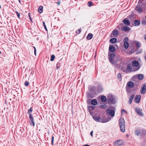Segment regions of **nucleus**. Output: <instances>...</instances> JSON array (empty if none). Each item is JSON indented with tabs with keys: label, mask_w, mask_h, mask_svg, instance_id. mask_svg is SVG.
<instances>
[{
	"label": "nucleus",
	"mask_w": 146,
	"mask_h": 146,
	"mask_svg": "<svg viewBox=\"0 0 146 146\" xmlns=\"http://www.w3.org/2000/svg\"><path fill=\"white\" fill-rule=\"evenodd\" d=\"M145 60H146V55L145 56Z\"/></svg>",
	"instance_id": "50"
},
{
	"label": "nucleus",
	"mask_w": 146,
	"mask_h": 146,
	"mask_svg": "<svg viewBox=\"0 0 146 146\" xmlns=\"http://www.w3.org/2000/svg\"><path fill=\"white\" fill-rule=\"evenodd\" d=\"M134 23L135 25H138L140 24V22L139 21L136 20L135 21Z\"/></svg>",
	"instance_id": "29"
},
{
	"label": "nucleus",
	"mask_w": 146,
	"mask_h": 146,
	"mask_svg": "<svg viewBox=\"0 0 146 146\" xmlns=\"http://www.w3.org/2000/svg\"><path fill=\"white\" fill-rule=\"evenodd\" d=\"M100 100L102 102H105L106 100V98L105 96H102L101 97Z\"/></svg>",
	"instance_id": "22"
},
{
	"label": "nucleus",
	"mask_w": 146,
	"mask_h": 146,
	"mask_svg": "<svg viewBox=\"0 0 146 146\" xmlns=\"http://www.w3.org/2000/svg\"><path fill=\"white\" fill-rule=\"evenodd\" d=\"M135 44H136V47L138 48H139L140 46V43L138 41H136Z\"/></svg>",
	"instance_id": "27"
},
{
	"label": "nucleus",
	"mask_w": 146,
	"mask_h": 146,
	"mask_svg": "<svg viewBox=\"0 0 146 146\" xmlns=\"http://www.w3.org/2000/svg\"><path fill=\"white\" fill-rule=\"evenodd\" d=\"M55 58L54 55L53 54L51 56L50 60L52 61H53Z\"/></svg>",
	"instance_id": "28"
},
{
	"label": "nucleus",
	"mask_w": 146,
	"mask_h": 146,
	"mask_svg": "<svg viewBox=\"0 0 146 146\" xmlns=\"http://www.w3.org/2000/svg\"><path fill=\"white\" fill-rule=\"evenodd\" d=\"M54 137L53 136L52 138L51 139V142H52V145L53 144L54 141Z\"/></svg>",
	"instance_id": "38"
},
{
	"label": "nucleus",
	"mask_w": 146,
	"mask_h": 146,
	"mask_svg": "<svg viewBox=\"0 0 146 146\" xmlns=\"http://www.w3.org/2000/svg\"><path fill=\"white\" fill-rule=\"evenodd\" d=\"M92 34L91 33H89L87 36V38L88 40H90L92 38Z\"/></svg>",
	"instance_id": "25"
},
{
	"label": "nucleus",
	"mask_w": 146,
	"mask_h": 146,
	"mask_svg": "<svg viewBox=\"0 0 146 146\" xmlns=\"http://www.w3.org/2000/svg\"><path fill=\"white\" fill-rule=\"evenodd\" d=\"M90 108H91L92 110H93L95 108V107L94 106H90Z\"/></svg>",
	"instance_id": "41"
},
{
	"label": "nucleus",
	"mask_w": 146,
	"mask_h": 146,
	"mask_svg": "<svg viewBox=\"0 0 146 146\" xmlns=\"http://www.w3.org/2000/svg\"><path fill=\"white\" fill-rule=\"evenodd\" d=\"M81 31V29H80L76 31V33L77 34H79L80 33Z\"/></svg>",
	"instance_id": "35"
},
{
	"label": "nucleus",
	"mask_w": 146,
	"mask_h": 146,
	"mask_svg": "<svg viewBox=\"0 0 146 146\" xmlns=\"http://www.w3.org/2000/svg\"><path fill=\"white\" fill-rule=\"evenodd\" d=\"M104 105H100V107L101 108H104Z\"/></svg>",
	"instance_id": "43"
},
{
	"label": "nucleus",
	"mask_w": 146,
	"mask_h": 146,
	"mask_svg": "<svg viewBox=\"0 0 146 146\" xmlns=\"http://www.w3.org/2000/svg\"><path fill=\"white\" fill-rule=\"evenodd\" d=\"M29 18L31 20V21H32V19H31V16H30V13H29Z\"/></svg>",
	"instance_id": "40"
},
{
	"label": "nucleus",
	"mask_w": 146,
	"mask_h": 146,
	"mask_svg": "<svg viewBox=\"0 0 146 146\" xmlns=\"http://www.w3.org/2000/svg\"><path fill=\"white\" fill-rule=\"evenodd\" d=\"M93 118L97 122H103L100 120V117L99 116H94Z\"/></svg>",
	"instance_id": "13"
},
{
	"label": "nucleus",
	"mask_w": 146,
	"mask_h": 146,
	"mask_svg": "<svg viewBox=\"0 0 146 146\" xmlns=\"http://www.w3.org/2000/svg\"><path fill=\"white\" fill-rule=\"evenodd\" d=\"M127 137H129V135H127Z\"/></svg>",
	"instance_id": "53"
},
{
	"label": "nucleus",
	"mask_w": 146,
	"mask_h": 146,
	"mask_svg": "<svg viewBox=\"0 0 146 146\" xmlns=\"http://www.w3.org/2000/svg\"><path fill=\"white\" fill-rule=\"evenodd\" d=\"M32 109L31 108L30 109L28 110V113H29V114H30V113L31 112H32Z\"/></svg>",
	"instance_id": "37"
},
{
	"label": "nucleus",
	"mask_w": 146,
	"mask_h": 146,
	"mask_svg": "<svg viewBox=\"0 0 146 146\" xmlns=\"http://www.w3.org/2000/svg\"><path fill=\"white\" fill-rule=\"evenodd\" d=\"M19 0V2H20V0Z\"/></svg>",
	"instance_id": "54"
},
{
	"label": "nucleus",
	"mask_w": 146,
	"mask_h": 146,
	"mask_svg": "<svg viewBox=\"0 0 146 146\" xmlns=\"http://www.w3.org/2000/svg\"><path fill=\"white\" fill-rule=\"evenodd\" d=\"M135 135H139L140 134V133L138 130H136L135 131Z\"/></svg>",
	"instance_id": "30"
},
{
	"label": "nucleus",
	"mask_w": 146,
	"mask_h": 146,
	"mask_svg": "<svg viewBox=\"0 0 146 146\" xmlns=\"http://www.w3.org/2000/svg\"><path fill=\"white\" fill-rule=\"evenodd\" d=\"M143 133H146V131L144 130V131H143Z\"/></svg>",
	"instance_id": "47"
},
{
	"label": "nucleus",
	"mask_w": 146,
	"mask_h": 146,
	"mask_svg": "<svg viewBox=\"0 0 146 146\" xmlns=\"http://www.w3.org/2000/svg\"><path fill=\"white\" fill-rule=\"evenodd\" d=\"M123 22L125 25H129V22L127 20L124 19L123 21Z\"/></svg>",
	"instance_id": "23"
},
{
	"label": "nucleus",
	"mask_w": 146,
	"mask_h": 146,
	"mask_svg": "<svg viewBox=\"0 0 146 146\" xmlns=\"http://www.w3.org/2000/svg\"><path fill=\"white\" fill-rule=\"evenodd\" d=\"M117 41V39L115 38H113L110 39V42L112 43H115Z\"/></svg>",
	"instance_id": "21"
},
{
	"label": "nucleus",
	"mask_w": 146,
	"mask_h": 146,
	"mask_svg": "<svg viewBox=\"0 0 146 146\" xmlns=\"http://www.w3.org/2000/svg\"><path fill=\"white\" fill-rule=\"evenodd\" d=\"M146 91V84H144L141 87V90L140 93L142 94H144Z\"/></svg>",
	"instance_id": "5"
},
{
	"label": "nucleus",
	"mask_w": 146,
	"mask_h": 146,
	"mask_svg": "<svg viewBox=\"0 0 146 146\" xmlns=\"http://www.w3.org/2000/svg\"><path fill=\"white\" fill-rule=\"evenodd\" d=\"M43 25H44V26L45 29V30H46V31H47V28H46V25L45 24V22H43Z\"/></svg>",
	"instance_id": "33"
},
{
	"label": "nucleus",
	"mask_w": 146,
	"mask_h": 146,
	"mask_svg": "<svg viewBox=\"0 0 146 146\" xmlns=\"http://www.w3.org/2000/svg\"><path fill=\"white\" fill-rule=\"evenodd\" d=\"M60 2H58V5H60Z\"/></svg>",
	"instance_id": "49"
},
{
	"label": "nucleus",
	"mask_w": 146,
	"mask_h": 146,
	"mask_svg": "<svg viewBox=\"0 0 146 146\" xmlns=\"http://www.w3.org/2000/svg\"><path fill=\"white\" fill-rule=\"evenodd\" d=\"M139 63L137 61L134 60L132 62V64L133 66H137L138 65Z\"/></svg>",
	"instance_id": "17"
},
{
	"label": "nucleus",
	"mask_w": 146,
	"mask_h": 146,
	"mask_svg": "<svg viewBox=\"0 0 146 146\" xmlns=\"http://www.w3.org/2000/svg\"><path fill=\"white\" fill-rule=\"evenodd\" d=\"M128 39L127 37L125 38L123 40L124 47L125 49H127L129 47V44L128 42Z\"/></svg>",
	"instance_id": "3"
},
{
	"label": "nucleus",
	"mask_w": 146,
	"mask_h": 146,
	"mask_svg": "<svg viewBox=\"0 0 146 146\" xmlns=\"http://www.w3.org/2000/svg\"><path fill=\"white\" fill-rule=\"evenodd\" d=\"M117 77H118V78L120 80H121V75L119 73L118 74H117Z\"/></svg>",
	"instance_id": "32"
},
{
	"label": "nucleus",
	"mask_w": 146,
	"mask_h": 146,
	"mask_svg": "<svg viewBox=\"0 0 146 146\" xmlns=\"http://www.w3.org/2000/svg\"><path fill=\"white\" fill-rule=\"evenodd\" d=\"M97 102L96 99H94L91 101V104L94 105H96L97 104Z\"/></svg>",
	"instance_id": "18"
},
{
	"label": "nucleus",
	"mask_w": 146,
	"mask_h": 146,
	"mask_svg": "<svg viewBox=\"0 0 146 146\" xmlns=\"http://www.w3.org/2000/svg\"><path fill=\"white\" fill-rule=\"evenodd\" d=\"M82 146H90L89 145H83Z\"/></svg>",
	"instance_id": "46"
},
{
	"label": "nucleus",
	"mask_w": 146,
	"mask_h": 146,
	"mask_svg": "<svg viewBox=\"0 0 146 146\" xmlns=\"http://www.w3.org/2000/svg\"><path fill=\"white\" fill-rule=\"evenodd\" d=\"M135 10L139 13H141L142 11L141 8L139 6H137L136 7Z\"/></svg>",
	"instance_id": "15"
},
{
	"label": "nucleus",
	"mask_w": 146,
	"mask_h": 146,
	"mask_svg": "<svg viewBox=\"0 0 146 146\" xmlns=\"http://www.w3.org/2000/svg\"><path fill=\"white\" fill-rule=\"evenodd\" d=\"M109 50L110 51L112 52H114L115 51V50L114 47L112 45H110V46Z\"/></svg>",
	"instance_id": "16"
},
{
	"label": "nucleus",
	"mask_w": 146,
	"mask_h": 146,
	"mask_svg": "<svg viewBox=\"0 0 146 146\" xmlns=\"http://www.w3.org/2000/svg\"><path fill=\"white\" fill-rule=\"evenodd\" d=\"M33 48H34V50H35V49H36V48H35V47L33 46Z\"/></svg>",
	"instance_id": "51"
},
{
	"label": "nucleus",
	"mask_w": 146,
	"mask_h": 146,
	"mask_svg": "<svg viewBox=\"0 0 146 146\" xmlns=\"http://www.w3.org/2000/svg\"><path fill=\"white\" fill-rule=\"evenodd\" d=\"M135 111L136 113L141 116H143V114L142 112V110L140 108H135Z\"/></svg>",
	"instance_id": "8"
},
{
	"label": "nucleus",
	"mask_w": 146,
	"mask_h": 146,
	"mask_svg": "<svg viewBox=\"0 0 146 146\" xmlns=\"http://www.w3.org/2000/svg\"><path fill=\"white\" fill-rule=\"evenodd\" d=\"M137 78L138 79L141 80L143 78V76L142 74L136 75L133 76L132 79L133 80H134L135 78Z\"/></svg>",
	"instance_id": "7"
},
{
	"label": "nucleus",
	"mask_w": 146,
	"mask_h": 146,
	"mask_svg": "<svg viewBox=\"0 0 146 146\" xmlns=\"http://www.w3.org/2000/svg\"><path fill=\"white\" fill-rule=\"evenodd\" d=\"M139 69V68H136L135 70H133V71H136L137 70Z\"/></svg>",
	"instance_id": "45"
},
{
	"label": "nucleus",
	"mask_w": 146,
	"mask_h": 146,
	"mask_svg": "<svg viewBox=\"0 0 146 146\" xmlns=\"http://www.w3.org/2000/svg\"><path fill=\"white\" fill-rule=\"evenodd\" d=\"M111 118H108V119H104V118H101L100 120H101L102 121L104 122H100L102 123H106L108 121H109L110 119Z\"/></svg>",
	"instance_id": "19"
},
{
	"label": "nucleus",
	"mask_w": 146,
	"mask_h": 146,
	"mask_svg": "<svg viewBox=\"0 0 146 146\" xmlns=\"http://www.w3.org/2000/svg\"><path fill=\"white\" fill-rule=\"evenodd\" d=\"M16 13L17 14V15L18 17L19 18L20 16V14L17 11H16Z\"/></svg>",
	"instance_id": "34"
},
{
	"label": "nucleus",
	"mask_w": 146,
	"mask_h": 146,
	"mask_svg": "<svg viewBox=\"0 0 146 146\" xmlns=\"http://www.w3.org/2000/svg\"><path fill=\"white\" fill-rule=\"evenodd\" d=\"M29 122L31 126H34L35 125V122L34 121L33 118L31 114H29Z\"/></svg>",
	"instance_id": "6"
},
{
	"label": "nucleus",
	"mask_w": 146,
	"mask_h": 146,
	"mask_svg": "<svg viewBox=\"0 0 146 146\" xmlns=\"http://www.w3.org/2000/svg\"><path fill=\"white\" fill-rule=\"evenodd\" d=\"M108 113L111 116L113 117L114 115L115 112L113 110H108Z\"/></svg>",
	"instance_id": "11"
},
{
	"label": "nucleus",
	"mask_w": 146,
	"mask_h": 146,
	"mask_svg": "<svg viewBox=\"0 0 146 146\" xmlns=\"http://www.w3.org/2000/svg\"><path fill=\"white\" fill-rule=\"evenodd\" d=\"M118 35V32L117 31L114 30L111 33V35H113V36H111L112 37H115Z\"/></svg>",
	"instance_id": "12"
},
{
	"label": "nucleus",
	"mask_w": 146,
	"mask_h": 146,
	"mask_svg": "<svg viewBox=\"0 0 146 146\" xmlns=\"http://www.w3.org/2000/svg\"><path fill=\"white\" fill-rule=\"evenodd\" d=\"M134 96H134V95H132L130 97L129 101V104H131L132 103V100H133V98L134 97Z\"/></svg>",
	"instance_id": "20"
},
{
	"label": "nucleus",
	"mask_w": 146,
	"mask_h": 146,
	"mask_svg": "<svg viewBox=\"0 0 146 146\" xmlns=\"http://www.w3.org/2000/svg\"><path fill=\"white\" fill-rule=\"evenodd\" d=\"M121 112L122 113H123V112H125V113H127V111L123 109H122L121 110Z\"/></svg>",
	"instance_id": "39"
},
{
	"label": "nucleus",
	"mask_w": 146,
	"mask_h": 146,
	"mask_svg": "<svg viewBox=\"0 0 146 146\" xmlns=\"http://www.w3.org/2000/svg\"><path fill=\"white\" fill-rule=\"evenodd\" d=\"M141 98L140 95H137L134 101L136 103H138L140 102Z\"/></svg>",
	"instance_id": "9"
},
{
	"label": "nucleus",
	"mask_w": 146,
	"mask_h": 146,
	"mask_svg": "<svg viewBox=\"0 0 146 146\" xmlns=\"http://www.w3.org/2000/svg\"><path fill=\"white\" fill-rule=\"evenodd\" d=\"M88 5L89 7H90L92 5V3L91 1H89L88 3Z\"/></svg>",
	"instance_id": "31"
},
{
	"label": "nucleus",
	"mask_w": 146,
	"mask_h": 146,
	"mask_svg": "<svg viewBox=\"0 0 146 146\" xmlns=\"http://www.w3.org/2000/svg\"><path fill=\"white\" fill-rule=\"evenodd\" d=\"M93 131H91V132H90V135H91V136L92 137L93 136Z\"/></svg>",
	"instance_id": "42"
},
{
	"label": "nucleus",
	"mask_w": 146,
	"mask_h": 146,
	"mask_svg": "<svg viewBox=\"0 0 146 146\" xmlns=\"http://www.w3.org/2000/svg\"><path fill=\"white\" fill-rule=\"evenodd\" d=\"M109 57L110 62L114 64H115L116 63L117 64L118 62H121L120 57L119 56H115L113 53H109Z\"/></svg>",
	"instance_id": "1"
},
{
	"label": "nucleus",
	"mask_w": 146,
	"mask_h": 146,
	"mask_svg": "<svg viewBox=\"0 0 146 146\" xmlns=\"http://www.w3.org/2000/svg\"><path fill=\"white\" fill-rule=\"evenodd\" d=\"M58 68H59V67H58V66H57V67H56V68H57V69H58Z\"/></svg>",
	"instance_id": "52"
},
{
	"label": "nucleus",
	"mask_w": 146,
	"mask_h": 146,
	"mask_svg": "<svg viewBox=\"0 0 146 146\" xmlns=\"http://www.w3.org/2000/svg\"><path fill=\"white\" fill-rule=\"evenodd\" d=\"M0 53H1V52L0 51Z\"/></svg>",
	"instance_id": "55"
},
{
	"label": "nucleus",
	"mask_w": 146,
	"mask_h": 146,
	"mask_svg": "<svg viewBox=\"0 0 146 146\" xmlns=\"http://www.w3.org/2000/svg\"><path fill=\"white\" fill-rule=\"evenodd\" d=\"M134 85V84L133 82L129 81L127 83V85L128 87L131 88L133 87Z\"/></svg>",
	"instance_id": "14"
},
{
	"label": "nucleus",
	"mask_w": 146,
	"mask_h": 146,
	"mask_svg": "<svg viewBox=\"0 0 146 146\" xmlns=\"http://www.w3.org/2000/svg\"><path fill=\"white\" fill-rule=\"evenodd\" d=\"M132 66L131 65L129 64L127 65V68L126 69V72H128L132 71Z\"/></svg>",
	"instance_id": "10"
},
{
	"label": "nucleus",
	"mask_w": 146,
	"mask_h": 146,
	"mask_svg": "<svg viewBox=\"0 0 146 146\" xmlns=\"http://www.w3.org/2000/svg\"><path fill=\"white\" fill-rule=\"evenodd\" d=\"M129 27L127 26H125L123 27V28L122 29V30H123L125 31H126L129 30Z\"/></svg>",
	"instance_id": "24"
},
{
	"label": "nucleus",
	"mask_w": 146,
	"mask_h": 146,
	"mask_svg": "<svg viewBox=\"0 0 146 146\" xmlns=\"http://www.w3.org/2000/svg\"><path fill=\"white\" fill-rule=\"evenodd\" d=\"M34 53L35 55H36V49L34 50Z\"/></svg>",
	"instance_id": "44"
},
{
	"label": "nucleus",
	"mask_w": 146,
	"mask_h": 146,
	"mask_svg": "<svg viewBox=\"0 0 146 146\" xmlns=\"http://www.w3.org/2000/svg\"><path fill=\"white\" fill-rule=\"evenodd\" d=\"M144 39L145 40H146V35H145L144 36Z\"/></svg>",
	"instance_id": "48"
},
{
	"label": "nucleus",
	"mask_w": 146,
	"mask_h": 146,
	"mask_svg": "<svg viewBox=\"0 0 146 146\" xmlns=\"http://www.w3.org/2000/svg\"><path fill=\"white\" fill-rule=\"evenodd\" d=\"M43 7L42 6H40L39 7L38 9V11L40 13H42L43 11Z\"/></svg>",
	"instance_id": "26"
},
{
	"label": "nucleus",
	"mask_w": 146,
	"mask_h": 146,
	"mask_svg": "<svg viewBox=\"0 0 146 146\" xmlns=\"http://www.w3.org/2000/svg\"><path fill=\"white\" fill-rule=\"evenodd\" d=\"M119 127L121 131L122 132H124L125 131L124 120L123 118H121L119 119Z\"/></svg>",
	"instance_id": "2"
},
{
	"label": "nucleus",
	"mask_w": 146,
	"mask_h": 146,
	"mask_svg": "<svg viewBox=\"0 0 146 146\" xmlns=\"http://www.w3.org/2000/svg\"><path fill=\"white\" fill-rule=\"evenodd\" d=\"M29 84V82L27 81H26L25 82V86H27Z\"/></svg>",
	"instance_id": "36"
},
{
	"label": "nucleus",
	"mask_w": 146,
	"mask_h": 146,
	"mask_svg": "<svg viewBox=\"0 0 146 146\" xmlns=\"http://www.w3.org/2000/svg\"><path fill=\"white\" fill-rule=\"evenodd\" d=\"M114 144L115 146H121L123 145V142L121 140H117L114 142Z\"/></svg>",
	"instance_id": "4"
}]
</instances>
